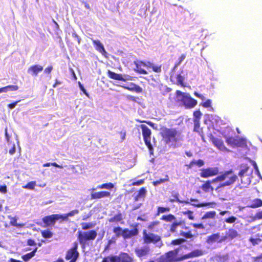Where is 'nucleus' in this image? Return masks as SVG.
I'll return each mask as SVG.
<instances>
[{
  "mask_svg": "<svg viewBox=\"0 0 262 262\" xmlns=\"http://www.w3.org/2000/svg\"><path fill=\"white\" fill-rule=\"evenodd\" d=\"M237 176L232 170L225 171L212 181V183L220 182L219 188L229 186L233 184L237 180Z\"/></svg>",
  "mask_w": 262,
  "mask_h": 262,
  "instance_id": "1",
  "label": "nucleus"
},
{
  "mask_svg": "<svg viewBox=\"0 0 262 262\" xmlns=\"http://www.w3.org/2000/svg\"><path fill=\"white\" fill-rule=\"evenodd\" d=\"M163 141L169 146L176 147L181 140L180 134L174 129L166 128L162 133Z\"/></svg>",
  "mask_w": 262,
  "mask_h": 262,
  "instance_id": "2",
  "label": "nucleus"
},
{
  "mask_svg": "<svg viewBox=\"0 0 262 262\" xmlns=\"http://www.w3.org/2000/svg\"><path fill=\"white\" fill-rule=\"evenodd\" d=\"M253 169L247 164H242L240 166L238 176L241 177V182L246 186L249 185L253 178Z\"/></svg>",
  "mask_w": 262,
  "mask_h": 262,
  "instance_id": "3",
  "label": "nucleus"
},
{
  "mask_svg": "<svg viewBox=\"0 0 262 262\" xmlns=\"http://www.w3.org/2000/svg\"><path fill=\"white\" fill-rule=\"evenodd\" d=\"M176 94L178 100L182 102L186 108H190L194 107L197 104V101L192 98L188 93L177 91Z\"/></svg>",
  "mask_w": 262,
  "mask_h": 262,
  "instance_id": "4",
  "label": "nucleus"
},
{
  "mask_svg": "<svg viewBox=\"0 0 262 262\" xmlns=\"http://www.w3.org/2000/svg\"><path fill=\"white\" fill-rule=\"evenodd\" d=\"M143 239L145 243H153L154 244H157L156 246L159 248H160L163 245V243L160 236L152 233H147L146 230L143 231Z\"/></svg>",
  "mask_w": 262,
  "mask_h": 262,
  "instance_id": "5",
  "label": "nucleus"
},
{
  "mask_svg": "<svg viewBox=\"0 0 262 262\" xmlns=\"http://www.w3.org/2000/svg\"><path fill=\"white\" fill-rule=\"evenodd\" d=\"M97 235V233L94 230L84 232L79 231L78 238L80 244L84 245L87 241L95 239Z\"/></svg>",
  "mask_w": 262,
  "mask_h": 262,
  "instance_id": "6",
  "label": "nucleus"
},
{
  "mask_svg": "<svg viewBox=\"0 0 262 262\" xmlns=\"http://www.w3.org/2000/svg\"><path fill=\"white\" fill-rule=\"evenodd\" d=\"M140 127L142 129V135L145 144L147 145L149 150L152 149V145L150 143L151 131L144 124H141Z\"/></svg>",
  "mask_w": 262,
  "mask_h": 262,
  "instance_id": "7",
  "label": "nucleus"
},
{
  "mask_svg": "<svg viewBox=\"0 0 262 262\" xmlns=\"http://www.w3.org/2000/svg\"><path fill=\"white\" fill-rule=\"evenodd\" d=\"M150 252V249L148 246H144L141 247H138L135 250V252L136 255L141 260L145 259L149 254Z\"/></svg>",
  "mask_w": 262,
  "mask_h": 262,
  "instance_id": "8",
  "label": "nucleus"
},
{
  "mask_svg": "<svg viewBox=\"0 0 262 262\" xmlns=\"http://www.w3.org/2000/svg\"><path fill=\"white\" fill-rule=\"evenodd\" d=\"M77 248L78 244L75 243L74 247L68 251L66 258L68 260H71L70 262H76L79 255L77 250Z\"/></svg>",
  "mask_w": 262,
  "mask_h": 262,
  "instance_id": "9",
  "label": "nucleus"
},
{
  "mask_svg": "<svg viewBox=\"0 0 262 262\" xmlns=\"http://www.w3.org/2000/svg\"><path fill=\"white\" fill-rule=\"evenodd\" d=\"M219 173V169L217 167H210L201 169L200 176L203 178H208L216 175Z\"/></svg>",
  "mask_w": 262,
  "mask_h": 262,
  "instance_id": "10",
  "label": "nucleus"
},
{
  "mask_svg": "<svg viewBox=\"0 0 262 262\" xmlns=\"http://www.w3.org/2000/svg\"><path fill=\"white\" fill-rule=\"evenodd\" d=\"M62 215L52 214L51 215L47 216L43 218L42 221L47 226L54 224L55 222L59 219H61Z\"/></svg>",
  "mask_w": 262,
  "mask_h": 262,
  "instance_id": "11",
  "label": "nucleus"
},
{
  "mask_svg": "<svg viewBox=\"0 0 262 262\" xmlns=\"http://www.w3.org/2000/svg\"><path fill=\"white\" fill-rule=\"evenodd\" d=\"M226 142L228 145L232 146H240L245 143V141L243 139L238 140L232 137L227 138L226 139Z\"/></svg>",
  "mask_w": 262,
  "mask_h": 262,
  "instance_id": "12",
  "label": "nucleus"
},
{
  "mask_svg": "<svg viewBox=\"0 0 262 262\" xmlns=\"http://www.w3.org/2000/svg\"><path fill=\"white\" fill-rule=\"evenodd\" d=\"M42 70L43 67L40 65H33L28 68V73L33 76H36Z\"/></svg>",
  "mask_w": 262,
  "mask_h": 262,
  "instance_id": "13",
  "label": "nucleus"
},
{
  "mask_svg": "<svg viewBox=\"0 0 262 262\" xmlns=\"http://www.w3.org/2000/svg\"><path fill=\"white\" fill-rule=\"evenodd\" d=\"M93 45L95 46V48L96 50H97L99 52L102 54L103 56H105V55L107 54V52L105 51L104 46L102 43L99 40H94L92 39Z\"/></svg>",
  "mask_w": 262,
  "mask_h": 262,
  "instance_id": "14",
  "label": "nucleus"
},
{
  "mask_svg": "<svg viewBox=\"0 0 262 262\" xmlns=\"http://www.w3.org/2000/svg\"><path fill=\"white\" fill-rule=\"evenodd\" d=\"M204 254V252L202 250H195L190 253L183 255L181 257V259H185L190 258H193L201 256Z\"/></svg>",
  "mask_w": 262,
  "mask_h": 262,
  "instance_id": "15",
  "label": "nucleus"
},
{
  "mask_svg": "<svg viewBox=\"0 0 262 262\" xmlns=\"http://www.w3.org/2000/svg\"><path fill=\"white\" fill-rule=\"evenodd\" d=\"M178 253V252L177 250H173L168 252L165 255L171 262H176L183 260V259H181V257L179 258L177 257Z\"/></svg>",
  "mask_w": 262,
  "mask_h": 262,
  "instance_id": "16",
  "label": "nucleus"
},
{
  "mask_svg": "<svg viewBox=\"0 0 262 262\" xmlns=\"http://www.w3.org/2000/svg\"><path fill=\"white\" fill-rule=\"evenodd\" d=\"M110 195V192L105 191L92 192L91 199H101L104 197H107Z\"/></svg>",
  "mask_w": 262,
  "mask_h": 262,
  "instance_id": "17",
  "label": "nucleus"
},
{
  "mask_svg": "<svg viewBox=\"0 0 262 262\" xmlns=\"http://www.w3.org/2000/svg\"><path fill=\"white\" fill-rule=\"evenodd\" d=\"M138 234V230L136 228L130 230L128 229H124L123 230V236L124 238H128L132 236H135Z\"/></svg>",
  "mask_w": 262,
  "mask_h": 262,
  "instance_id": "18",
  "label": "nucleus"
},
{
  "mask_svg": "<svg viewBox=\"0 0 262 262\" xmlns=\"http://www.w3.org/2000/svg\"><path fill=\"white\" fill-rule=\"evenodd\" d=\"M124 89L128 90L130 91L135 92L136 93H141L142 89L139 85H136L134 83H130L128 86H122Z\"/></svg>",
  "mask_w": 262,
  "mask_h": 262,
  "instance_id": "19",
  "label": "nucleus"
},
{
  "mask_svg": "<svg viewBox=\"0 0 262 262\" xmlns=\"http://www.w3.org/2000/svg\"><path fill=\"white\" fill-rule=\"evenodd\" d=\"M134 63L136 65V69H135V71H137L140 74H146L147 72L141 68V66L143 65L144 66H147L145 63L141 61H135Z\"/></svg>",
  "mask_w": 262,
  "mask_h": 262,
  "instance_id": "20",
  "label": "nucleus"
},
{
  "mask_svg": "<svg viewBox=\"0 0 262 262\" xmlns=\"http://www.w3.org/2000/svg\"><path fill=\"white\" fill-rule=\"evenodd\" d=\"M108 76L112 79L122 80L125 81L126 79H125L121 74H117L115 72H112L110 70L107 72Z\"/></svg>",
  "mask_w": 262,
  "mask_h": 262,
  "instance_id": "21",
  "label": "nucleus"
},
{
  "mask_svg": "<svg viewBox=\"0 0 262 262\" xmlns=\"http://www.w3.org/2000/svg\"><path fill=\"white\" fill-rule=\"evenodd\" d=\"M220 237V233H214L209 236H208L207 239V242L208 244H212L215 242H218L219 241Z\"/></svg>",
  "mask_w": 262,
  "mask_h": 262,
  "instance_id": "22",
  "label": "nucleus"
},
{
  "mask_svg": "<svg viewBox=\"0 0 262 262\" xmlns=\"http://www.w3.org/2000/svg\"><path fill=\"white\" fill-rule=\"evenodd\" d=\"M262 206V200L260 199L253 200L249 207L252 208H256Z\"/></svg>",
  "mask_w": 262,
  "mask_h": 262,
  "instance_id": "23",
  "label": "nucleus"
},
{
  "mask_svg": "<svg viewBox=\"0 0 262 262\" xmlns=\"http://www.w3.org/2000/svg\"><path fill=\"white\" fill-rule=\"evenodd\" d=\"M120 259V262H133V258L130 257L127 253H122L118 256Z\"/></svg>",
  "mask_w": 262,
  "mask_h": 262,
  "instance_id": "24",
  "label": "nucleus"
},
{
  "mask_svg": "<svg viewBox=\"0 0 262 262\" xmlns=\"http://www.w3.org/2000/svg\"><path fill=\"white\" fill-rule=\"evenodd\" d=\"M226 234L228 239L231 240L237 236L238 233L236 230L230 229L226 232Z\"/></svg>",
  "mask_w": 262,
  "mask_h": 262,
  "instance_id": "25",
  "label": "nucleus"
},
{
  "mask_svg": "<svg viewBox=\"0 0 262 262\" xmlns=\"http://www.w3.org/2000/svg\"><path fill=\"white\" fill-rule=\"evenodd\" d=\"M146 190L144 188H142L139 191L138 194L135 196V200L136 201L140 200L141 199H143L146 194Z\"/></svg>",
  "mask_w": 262,
  "mask_h": 262,
  "instance_id": "26",
  "label": "nucleus"
},
{
  "mask_svg": "<svg viewBox=\"0 0 262 262\" xmlns=\"http://www.w3.org/2000/svg\"><path fill=\"white\" fill-rule=\"evenodd\" d=\"M114 185L111 183H105L103 184L102 185H98L96 188H93L92 189V191H94L97 189H111L114 187Z\"/></svg>",
  "mask_w": 262,
  "mask_h": 262,
  "instance_id": "27",
  "label": "nucleus"
},
{
  "mask_svg": "<svg viewBox=\"0 0 262 262\" xmlns=\"http://www.w3.org/2000/svg\"><path fill=\"white\" fill-rule=\"evenodd\" d=\"M102 262H120V259L117 256H109L105 257Z\"/></svg>",
  "mask_w": 262,
  "mask_h": 262,
  "instance_id": "28",
  "label": "nucleus"
},
{
  "mask_svg": "<svg viewBox=\"0 0 262 262\" xmlns=\"http://www.w3.org/2000/svg\"><path fill=\"white\" fill-rule=\"evenodd\" d=\"M214 144L220 150H223L226 149L225 145H224L223 142L220 139H214Z\"/></svg>",
  "mask_w": 262,
  "mask_h": 262,
  "instance_id": "29",
  "label": "nucleus"
},
{
  "mask_svg": "<svg viewBox=\"0 0 262 262\" xmlns=\"http://www.w3.org/2000/svg\"><path fill=\"white\" fill-rule=\"evenodd\" d=\"M176 79L177 82L178 84L184 86L183 81L184 80V74L183 71H181L180 74H179L177 75Z\"/></svg>",
  "mask_w": 262,
  "mask_h": 262,
  "instance_id": "30",
  "label": "nucleus"
},
{
  "mask_svg": "<svg viewBox=\"0 0 262 262\" xmlns=\"http://www.w3.org/2000/svg\"><path fill=\"white\" fill-rule=\"evenodd\" d=\"M182 222L181 221H174L171 225L170 231L171 232L174 233L176 231L177 227L179 226H181Z\"/></svg>",
  "mask_w": 262,
  "mask_h": 262,
  "instance_id": "31",
  "label": "nucleus"
},
{
  "mask_svg": "<svg viewBox=\"0 0 262 262\" xmlns=\"http://www.w3.org/2000/svg\"><path fill=\"white\" fill-rule=\"evenodd\" d=\"M216 212L214 211H211L206 212L202 217V219H214L215 216Z\"/></svg>",
  "mask_w": 262,
  "mask_h": 262,
  "instance_id": "32",
  "label": "nucleus"
},
{
  "mask_svg": "<svg viewBox=\"0 0 262 262\" xmlns=\"http://www.w3.org/2000/svg\"><path fill=\"white\" fill-rule=\"evenodd\" d=\"M78 213H79V210L77 209L72 210V211L70 212L69 213H68L67 214L62 215V217H61V219L63 220H67L68 217L73 216L78 214Z\"/></svg>",
  "mask_w": 262,
  "mask_h": 262,
  "instance_id": "33",
  "label": "nucleus"
},
{
  "mask_svg": "<svg viewBox=\"0 0 262 262\" xmlns=\"http://www.w3.org/2000/svg\"><path fill=\"white\" fill-rule=\"evenodd\" d=\"M96 224L93 222L91 223H82L81 224L82 229L87 230L93 228Z\"/></svg>",
  "mask_w": 262,
  "mask_h": 262,
  "instance_id": "34",
  "label": "nucleus"
},
{
  "mask_svg": "<svg viewBox=\"0 0 262 262\" xmlns=\"http://www.w3.org/2000/svg\"><path fill=\"white\" fill-rule=\"evenodd\" d=\"M211 183H212V181H207L204 184L202 185V189L205 192H209L210 189H211V190H213V188L210 185Z\"/></svg>",
  "mask_w": 262,
  "mask_h": 262,
  "instance_id": "35",
  "label": "nucleus"
},
{
  "mask_svg": "<svg viewBox=\"0 0 262 262\" xmlns=\"http://www.w3.org/2000/svg\"><path fill=\"white\" fill-rule=\"evenodd\" d=\"M36 251H37V248H35V249L34 251H33L32 252H31L29 253H27V254L24 255L22 257L23 259L26 261L29 260L30 259H31L32 257H33L34 256L35 253L36 252Z\"/></svg>",
  "mask_w": 262,
  "mask_h": 262,
  "instance_id": "36",
  "label": "nucleus"
},
{
  "mask_svg": "<svg viewBox=\"0 0 262 262\" xmlns=\"http://www.w3.org/2000/svg\"><path fill=\"white\" fill-rule=\"evenodd\" d=\"M122 219V216L121 213H118L115 215L114 217L110 218L108 221L110 222H120Z\"/></svg>",
  "mask_w": 262,
  "mask_h": 262,
  "instance_id": "37",
  "label": "nucleus"
},
{
  "mask_svg": "<svg viewBox=\"0 0 262 262\" xmlns=\"http://www.w3.org/2000/svg\"><path fill=\"white\" fill-rule=\"evenodd\" d=\"M10 218L11 219L10 223L11 225L17 227H22L25 226L24 224H18L17 223V220L15 217H11Z\"/></svg>",
  "mask_w": 262,
  "mask_h": 262,
  "instance_id": "38",
  "label": "nucleus"
},
{
  "mask_svg": "<svg viewBox=\"0 0 262 262\" xmlns=\"http://www.w3.org/2000/svg\"><path fill=\"white\" fill-rule=\"evenodd\" d=\"M161 219L167 222H172L175 221L176 218L174 215L172 214H169L167 215L162 216Z\"/></svg>",
  "mask_w": 262,
  "mask_h": 262,
  "instance_id": "39",
  "label": "nucleus"
},
{
  "mask_svg": "<svg viewBox=\"0 0 262 262\" xmlns=\"http://www.w3.org/2000/svg\"><path fill=\"white\" fill-rule=\"evenodd\" d=\"M42 236L45 238H51L53 236V233L51 231L45 230L41 231Z\"/></svg>",
  "mask_w": 262,
  "mask_h": 262,
  "instance_id": "40",
  "label": "nucleus"
},
{
  "mask_svg": "<svg viewBox=\"0 0 262 262\" xmlns=\"http://www.w3.org/2000/svg\"><path fill=\"white\" fill-rule=\"evenodd\" d=\"M148 67L150 68H151L152 69V70L155 72L159 73V72H161V66H155L154 64H153L152 63H149Z\"/></svg>",
  "mask_w": 262,
  "mask_h": 262,
  "instance_id": "41",
  "label": "nucleus"
},
{
  "mask_svg": "<svg viewBox=\"0 0 262 262\" xmlns=\"http://www.w3.org/2000/svg\"><path fill=\"white\" fill-rule=\"evenodd\" d=\"M178 195H179L178 193H176L173 195V197L174 198V199H170L169 201L170 202H174V201H177L178 202L182 203H186V204L188 203V202L187 201H181L180 200H179V199L178 198Z\"/></svg>",
  "mask_w": 262,
  "mask_h": 262,
  "instance_id": "42",
  "label": "nucleus"
},
{
  "mask_svg": "<svg viewBox=\"0 0 262 262\" xmlns=\"http://www.w3.org/2000/svg\"><path fill=\"white\" fill-rule=\"evenodd\" d=\"M113 231L117 236L120 235L123 236V230H122L120 227L115 228Z\"/></svg>",
  "mask_w": 262,
  "mask_h": 262,
  "instance_id": "43",
  "label": "nucleus"
},
{
  "mask_svg": "<svg viewBox=\"0 0 262 262\" xmlns=\"http://www.w3.org/2000/svg\"><path fill=\"white\" fill-rule=\"evenodd\" d=\"M193 164H196L199 166L201 167L204 164V162L202 160H199L198 161L193 160L190 163V167L192 166Z\"/></svg>",
  "mask_w": 262,
  "mask_h": 262,
  "instance_id": "44",
  "label": "nucleus"
},
{
  "mask_svg": "<svg viewBox=\"0 0 262 262\" xmlns=\"http://www.w3.org/2000/svg\"><path fill=\"white\" fill-rule=\"evenodd\" d=\"M180 235L183 237H184L187 238H190L193 237L192 234L190 232H185L184 231H181L180 232Z\"/></svg>",
  "mask_w": 262,
  "mask_h": 262,
  "instance_id": "45",
  "label": "nucleus"
},
{
  "mask_svg": "<svg viewBox=\"0 0 262 262\" xmlns=\"http://www.w3.org/2000/svg\"><path fill=\"white\" fill-rule=\"evenodd\" d=\"M249 241L252 244L253 246L258 245L262 242V239L260 238H250Z\"/></svg>",
  "mask_w": 262,
  "mask_h": 262,
  "instance_id": "46",
  "label": "nucleus"
},
{
  "mask_svg": "<svg viewBox=\"0 0 262 262\" xmlns=\"http://www.w3.org/2000/svg\"><path fill=\"white\" fill-rule=\"evenodd\" d=\"M35 185L36 182L32 181L28 183L26 186H23V187L29 189H34Z\"/></svg>",
  "mask_w": 262,
  "mask_h": 262,
  "instance_id": "47",
  "label": "nucleus"
},
{
  "mask_svg": "<svg viewBox=\"0 0 262 262\" xmlns=\"http://www.w3.org/2000/svg\"><path fill=\"white\" fill-rule=\"evenodd\" d=\"M159 224V222L158 221L152 222L148 225L147 228L150 231H155L154 227L157 226Z\"/></svg>",
  "mask_w": 262,
  "mask_h": 262,
  "instance_id": "48",
  "label": "nucleus"
},
{
  "mask_svg": "<svg viewBox=\"0 0 262 262\" xmlns=\"http://www.w3.org/2000/svg\"><path fill=\"white\" fill-rule=\"evenodd\" d=\"M4 88H6V92H7L8 91H16L18 90V87L17 85H10L5 87H4Z\"/></svg>",
  "mask_w": 262,
  "mask_h": 262,
  "instance_id": "49",
  "label": "nucleus"
},
{
  "mask_svg": "<svg viewBox=\"0 0 262 262\" xmlns=\"http://www.w3.org/2000/svg\"><path fill=\"white\" fill-rule=\"evenodd\" d=\"M51 165L54 166L56 167L60 168H62L63 167L62 166L59 165L57 164L55 162H54V163H45V164H43V167H49V166H50Z\"/></svg>",
  "mask_w": 262,
  "mask_h": 262,
  "instance_id": "50",
  "label": "nucleus"
},
{
  "mask_svg": "<svg viewBox=\"0 0 262 262\" xmlns=\"http://www.w3.org/2000/svg\"><path fill=\"white\" fill-rule=\"evenodd\" d=\"M256 220H262V211L257 212L253 217V221Z\"/></svg>",
  "mask_w": 262,
  "mask_h": 262,
  "instance_id": "51",
  "label": "nucleus"
},
{
  "mask_svg": "<svg viewBox=\"0 0 262 262\" xmlns=\"http://www.w3.org/2000/svg\"><path fill=\"white\" fill-rule=\"evenodd\" d=\"M237 220V218L235 216H232L231 217H229L227 219H226L225 221L228 223H234Z\"/></svg>",
  "mask_w": 262,
  "mask_h": 262,
  "instance_id": "52",
  "label": "nucleus"
},
{
  "mask_svg": "<svg viewBox=\"0 0 262 262\" xmlns=\"http://www.w3.org/2000/svg\"><path fill=\"white\" fill-rule=\"evenodd\" d=\"M166 181H167V179H160L159 180L154 182L153 184L155 186H157Z\"/></svg>",
  "mask_w": 262,
  "mask_h": 262,
  "instance_id": "53",
  "label": "nucleus"
},
{
  "mask_svg": "<svg viewBox=\"0 0 262 262\" xmlns=\"http://www.w3.org/2000/svg\"><path fill=\"white\" fill-rule=\"evenodd\" d=\"M252 164H253V166L255 169V172L260 177V172H259V171L258 170V166L257 165V164L256 163V162L255 161H252Z\"/></svg>",
  "mask_w": 262,
  "mask_h": 262,
  "instance_id": "54",
  "label": "nucleus"
},
{
  "mask_svg": "<svg viewBox=\"0 0 262 262\" xmlns=\"http://www.w3.org/2000/svg\"><path fill=\"white\" fill-rule=\"evenodd\" d=\"M193 116L195 118L194 119H199L200 121V119L201 116H202V113L199 111H195L193 113Z\"/></svg>",
  "mask_w": 262,
  "mask_h": 262,
  "instance_id": "55",
  "label": "nucleus"
},
{
  "mask_svg": "<svg viewBox=\"0 0 262 262\" xmlns=\"http://www.w3.org/2000/svg\"><path fill=\"white\" fill-rule=\"evenodd\" d=\"M194 130L195 131H198V129L200 127V121L199 120V119H194Z\"/></svg>",
  "mask_w": 262,
  "mask_h": 262,
  "instance_id": "56",
  "label": "nucleus"
},
{
  "mask_svg": "<svg viewBox=\"0 0 262 262\" xmlns=\"http://www.w3.org/2000/svg\"><path fill=\"white\" fill-rule=\"evenodd\" d=\"M159 262H171L165 255H162L159 259Z\"/></svg>",
  "mask_w": 262,
  "mask_h": 262,
  "instance_id": "57",
  "label": "nucleus"
},
{
  "mask_svg": "<svg viewBox=\"0 0 262 262\" xmlns=\"http://www.w3.org/2000/svg\"><path fill=\"white\" fill-rule=\"evenodd\" d=\"M169 208H164L162 207H158V212L159 213H164L165 212L169 211Z\"/></svg>",
  "mask_w": 262,
  "mask_h": 262,
  "instance_id": "58",
  "label": "nucleus"
},
{
  "mask_svg": "<svg viewBox=\"0 0 262 262\" xmlns=\"http://www.w3.org/2000/svg\"><path fill=\"white\" fill-rule=\"evenodd\" d=\"M211 101L209 99L207 100L206 101H205V102H204L203 104H202V105L204 107H209L211 105Z\"/></svg>",
  "mask_w": 262,
  "mask_h": 262,
  "instance_id": "59",
  "label": "nucleus"
},
{
  "mask_svg": "<svg viewBox=\"0 0 262 262\" xmlns=\"http://www.w3.org/2000/svg\"><path fill=\"white\" fill-rule=\"evenodd\" d=\"M192 225L193 227L195 228H198V229H204L205 228L204 226L202 224H192Z\"/></svg>",
  "mask_w": 262,
  "mask_h": 262,
  "instance_id": "60",
  "label": "nucleus"
},
{
  "mask_svg": "<svg viewBox=\"0 0 262 262\" xmlns=\"http://www.w3.org/2000/svg\"><path fill=\"white\" fill-rule=\"evenodd\" d=\"M20 100H19V101H16L13 103H11V104H9L8 105V106L11 108V109H12L13 108H14L15 107V106L16 105V104L19 102H20Z\"/></svg>",
  "mask_w": 262,
  "mask_h": 262,
  "instance_id": "61",
  "label": "nucleus"
},
{
  "mask_svg": "<svg viewBox=\"0 0 262 262\" xmlns=\"http://www.w3.org/2000/svg\"><path fill=\"white\" fill-rule=\"evenodd\" d=\"M228 259V256L227 255H224L222 257L220 258V261L225 262Z\"/></svg>",
  "mask_w": 262,
  "mask_h": 262,
  "instance_id": "62",
  "label": "nucleus"
},
{
  "mask_svg": "<svg viewBox=\"0 0 262 262\" xmlns=\"http://www.w3.org/2000/svg\"><path fill=\"white\" fill-rule=\"evenodd\" d=\"M227 239H229L227 237V234H226V235L225 236H222V237L221 238H220L219 243H222V242H224Z\"/></svg>",
  "mask_w": 262,
  "mask_h": 262,
  "instance_id": "63",
  "label": "nucleus"
},
{
  "mask_svg": "<svg viewBox=\"0 0 262 262\" xmlns=\"http://www.w3.org/2000/svg\"><path fill=\"white\" fill-rule=\"evenodd\" d=\"M53 69L52 66H50L46 68L44 70V72L46 73H50Z\"/></svg>",
  "mask_w": 262,
  "mask_h": 262,
  "instance_id": "64",
  "label": "nucleus"
}]
</instances>
